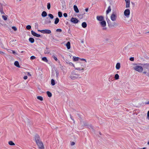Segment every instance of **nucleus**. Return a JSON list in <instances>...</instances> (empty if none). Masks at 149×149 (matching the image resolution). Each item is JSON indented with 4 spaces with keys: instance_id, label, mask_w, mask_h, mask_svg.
Segmentation results:
<instances>
[{
    "instance_id": "obj_1",
    "label": "nucleus",
    "mask_w": 149,
    "mask_h": 149,
    "mask_svg": "<svg viewBox=\"0 0 149 149\" xmlns=\"http://www.w3.org/2000/svg\"><path fill=\"white\" fill-rule=\"evenodd\" d=\"M69 77L72 80H74L81 79L82 77L77 71L73 70L71 72Z\"/></svg>"
},
{
    "instance_id": "obj_2",
    "label": "nucleus",
    "mask_w": 149,
    "mask_h": 149,
    "mask_svg": "<svg viewBox=\"0 0 149 149\" xmlns=\"http://www.w3.org/2000/svg\"><path fill=\"white\" fill-rule=\"evenodd\" d=\"M86 67V65L82 62H78L76 63L74 68L75 70L79 71L84 70V68Z\"/></svg>"
},
{
    "instance_id": "obj_3",
    "label": "nucleus",
    "mask_w": 149,
    "mask_h": 149,
    "mask_svg": "<svg viewBox=\"0 0 149 149\" xmlns=\"http://www.w3.org/2000/svg\"><path fill=\"white\" fill-rule=\"evenodd\" d=\"M34 138L36 142L39 149H44V145L42 142L40 140V136L36 134L35 135Z\"/></svg>"
},
{
    "instance_id": "obj_4",
    "label": "nucleus",
    "mask_w": 149,
    "mask_h": 149,
    "mask_svg": "<svg viewBox=\"0 0 149 149\" xmlns=\"http://www.w3.org/2000/svg\"><path fill=\"white\" fill-rule=\"evenodd\" d=\"M141 65L143 66L144 69L148 70V72L146 71H144L143 72V73L146 74V76L149 77V63H143Z\"/></svg>"
},
{
    "instance_id": "obj_5",
    "label": "nucleus",
    "mask_w": 149,
    "mask_h": 149,
    "mask_svg": "<svg viewBox=\"0 0 149 149\" xmlns=\"http://www.w3.org/2000/svg\"><path fill=\"white\" fill-rule=\"evenodd\" d=\"M106 20L109 26L110 27H115L118 25V24L116 22H113L112 23L110 22V20L108 18H106Z\"/></svg>"
},
{
    "instance_id": "obj_6",
    "label": "nucleus",
    "mask_w": 149,
    "mask_h": 149,
    "mask_svg": "<svg viewBox=\"0 0 149 149\" xmlns=\"http://www.w3.org/2000/svg\"><path fill=\"white\" fill-rule=\"evenodd\" d=\"M133 68L134 70L139 72H142L143 70V68L141 66H135Z\"/></svg>"
},
{
    "instance_id": "obj_7",
    "label": "nucleus",
    "mask_w": 149,
    "mask_h": 149,
    "mask_svg": "<svg viewBox=\"0 0 149 149\" xmlns=\"http://www.w3.org/2000/svg\"><path fill=\"white\" fill-rule=\"evenodd\" d=\"M111 19L112 21H115L117 18V15L116 13L115 12H113L112 13L111 16Z\"/></svg>"
},
{
    "instance_id": "obj_8",
    "label": "nucleus",
    "mask_w": 149,
    "mask_h": 149,
    "mask_svg": "<svg viewBox=\"0 0 149 149\" xmlns=\"http://www.w3.org/2000/svg\"><path fill=\"white\" fill-rule=\"evenodd\" d=\"M39 31L43 33L50 34L51 33V31L49 30L45 29L41 30H39Z\"/></svg>"
},
{
    "instance_id": "obj_9",
    "label": "nucleus",
    "mask_w": 149,
    "mask_h": 149,
    "mask_svg": "<svg viewBox=\"0 0 149 149\" xmlns=\"http://www.w3.org/2000/svg\"><path fill=\"white\" fill-rule=\"evenodd\" d=\"M124 14L127 17H128L130 14V10L129 9H126L124 12Z\"/></svg>"
},
{
    "instance_id": "obj_10",
    "label": "nucleus",
    "mask_w": 149,
    "mask_h": 149,
    "mask_svg": "<svg viewBox=\"0 0 149 149\" xmlns=\"http://www.w3.org/2000/svg\"><path fill=\"white\" fill-rule=\"evenodd\" d=\"M70 21L74 24H76L79 21L76 18L72 17Z\"/></svg>"
},
{
    "instance_id": "obj_11",
    "label": "nucleus",
    "mask_w": 149,
    "mask_h": 149,
    "mask_svg": "<svg viewBox=\"0 0 149 149\" xmlns=\"http://www.w3.org/2000/svg\"><path fill=\"white\" fill-rule=\"evenodd\" d=\"M31 33L33 36L36 37H39L40 36V34L37 33L33 30L31 31Z\"/></svg>"
},
{
    "instance_id": "obj_12",
    "label": "nucleus",
    "mask_w": 149,
    "mask_h": 149,
    "mask_svg": "<svg viewBox=\"0 0 149 149\" xmlns=\"http://www.w3.org/2000/svg\"><path fill=\"white\" fill-rule=\"evenodd\" d=\"M97 20L99 21H102L104 19V17L102 16H98L97 17Z\"/></svg>"
},
{
    "instance_id": "obj_13",
    "label": "nucleus",
    "mask_w": 149,
    "mask_h": 149,
    "mask_svg": "<svg viewBox=\"0 0 149 149\" xmlns=\"http://www.w3.org/2000/svg\"><path fill=\"white\" fill-rule=\"evenodd\" d=\"M100 24L101 25V26L103 27H104L106 26V22L103 20L102 21V22H100Z\"/></svg>"
},
{
    "instance_id": "obj_14",
    "label": "nucleus",
    "mask_w": 149,
    "mask_h": 149,
    "mask_svg": "<svg viewBox=\"0 0 149 149\" xmlns=\"http://www.w3.org/2000/svg\"><path fill=\"white\" fill-rule=\"evenodd\" d=\"M73 8L74 10L76 13H78L79 12V9L76 5H74Z\"/></svg>"
},
{
    "instance_id": "obj_15",
    "label": "nucleus",
    "mask_w": 149,
    "mask_h": 149,
    "mask_svg": "<svg viewBox=\"0 0 149 149\" xmlns=\"http://www.w3.org/2000/svg\"><path fill=\"white\" fill-rule=\"evenodd\" d=\"M66 45L68 49H70V42H68L66 43Z\"/></svg>"
},
{
    "instance_id": "obj_16",
    "label": "nucleus",
    "mask_w": 149,
    "mask_h": 149,
    "mask_svg": "<svg viewBox=\"0 0 149 149\" xmlns=\"http://www.w3.org/2000/svg\"><path fill=\"white\" fill-rule=\"evenodd\" d=\"M73 61H78L79 60V59H80V58L78 57H76L74 56L73 57Z\"/></svg>"
},
{
    "instance_id": "obj_17",
    "label": "nucleus",
    "mask_w": 149,
    "mask_h": 149,
    "mask_svg": "<svg viewBox=\"0 0 149 149\" xmlns=\"http://www.w3.org/2000/svg\"><path fill=\"white\" fill-rule=\"evenodd\" d=\"M47 13L45 11H43L41 14V15L42 17H45L47 16Z\"/></svg>"
},
{
    "instance_id": "obj_18",
    "label": "nucleus",
    "mask_w": 149,
    "mask_h": 149,
    "mask_svg": "<svg viewBox=\"0 0 149 149\" xmlns=\"http://www.w3.org/2000/svg\"><path fill=\"white\" fill-rule=\"evenodd\" d=\"M14 65L18 68H20V66L19 65V62L18 61H15L14 63Z\"/></svg>"
},
{
    "instance_id": "obj_19",
    "label": "nucleus",
    "mask_w": 149,
    "mask_h": 149,
    "mask_svg": "<svg viewBox=\"0 0 149 149\" xmlns=\"http://www.w3.org/2000/svg\"><path fill=\"white\" fill-rule=\"evenodd\" d=\"M111 6H109L107 10L106 11L107 14H108L111 11Z\"/></svg>"
},
{
    "instance_id": "obj_20",
    "label": "nucleus",
    "mask_w": 149,
    "mask_h": 149,
    "mask_svg": "<svg viewBox=\"0 0 149 149\" xmlns=\"http://www.w3.org/2000/svg\"><path fill=\"white\" fill-rule=\"evenodd\" d=\"M82 26L84 28H85L86 27L87 25L86 22H83L82 23Z\"/></svg>"
},
{
    "instance_id": "obj_21",
    "label": "nucleus",
    "mask_w": 149,
    "mask_h": 149,
    "mask_svg": "<svg viewBox=\"0 0 149 149\" xmlns=\"http://www.w3.org/2000/svg\"><path fill=\"white\" fill-rule=\"evenodd\" d=\"M116 68L118 70L120 68V63H117L116 65Z\"/></svg>"
},
{
    "instance_id": "obj_22",
    "label": "nucleus",
    "mask_w": 149,
    "mask_h": 149,
    "mask_svg": "<svg viewBox=\"0 0 149 149\" xmlns=\"http://www.w3.org/2000/svg\"><path fill=\"white\" fill-rule=\"evenodd\" d=\"M29 41L31 43H33L34 42V39L32 38H30L29 39Z\"/></svg>"
},
{
    "instance_id": "obj_23",
    "label": "nucleus",
    "mask_w": 149,
    "mask_h": 149,
    "mask_svg": "<svg viewBox=\"0 0 149 149\" xmlns=\"http://www.w3.org/2000/svg\"><path fill=\"white\" fill-rule=\"evenodd\" d=\"M59 20L58 18L56 17L55 20V22H54V24H57L59 22Z\"/></svg>"
},
{
    "instance_id": "obj_24",
    "label": "nucleus",
    "mask_w": 149,
    "mask_h": 149,
    "mask_svg": "<svg viewBox=\"0 0 149 149\" xmlns=\"http://www.w3.org/2000/svg\"><path fill=\"white\" fill-rule=\"evenodd\" d=\"M42 60L44 61L45 62L47 63L48 61V60H47V58L45 57H43L42 58Z\"/></svg>"
},
{
    "instance_id": "obj_25",
    "label": "nucleus",
    "mask_w": 149,
    "mask_h": 149,
    "mask_svg": "<svg viewBox=\"0 0 149 149\" xmlns=\"http://www.w3.org/2000/svg\"><path fill=\"white\" fill-rule=\"evenodd\" d=\"M47 94L48 96L49 97H52V94L49 91H47Z\"/></svg>"
},
{
    "instance_id": "obj_26",
    "label": "nucleus",
    "mask_w": 149,
    "mask_h": 149,
    "mask_svg": "<svg viewBox=\"0 0 149 149\" xmlns=\"http://www.w3.org/2000/svg\"><path fill=\"white\" fill-rule=\"evenodd\" d=\"M8 144L11 146H13L15 145V144L12 141H10L8 142Z\"/></svg>"
},
{
    "instance_id": "obj_27",
    "label": "nucleus",
    "mask_w": 149,
    "mask_h": 149,
    "mask_svg": "<svg viewBox=\"0 0 149 149\" xmlns=\"http://www.w3.org/2000/svg\"><path fill=\"white\" fill-rule=\"evenodd\" d=\"M114 78L115 79L117 80L119 78V76L118 74H116L114 77Z\"/></svg>"
},
{
    "instance_id": "obj_28",
    "label": "nucleus",
    "mask_w": 149,
    "mask_h": 149,
    "mask_svg": "<svg viewBox=\"0 0 149 149\" xmlns=\"http://www.w3.org/2000/svg\"><path fill=\"white\" fill-rule=\"evenodd\" d=\"M58 16L59 17H61L62 16V13L61 12L59 11L58 13Z\"/></svg>"
},
{
    "instance_id": "obj_29",
    "label": "nucleus",
    "mask_w": 149,
    "mask_h": 149,
    "mask_svg": "<svg viewBox=\"0 0 149 149\" xmlns=\"http://www.w3.org/2000/svg\"><path fill=\"white\" fill-rule=\"evenodd\" d=\"M126 8H129L130 6V1L128 2H126Z\"/></svg>"
},
{
    "instance_id": "obj_30",
    "label": "nucleus",
    "mask_w": 149,
    "mask_h": 149,
    "mask_svg": "<svg viewBox=\"0 0 149 149\" xmlns=\"http://www.w3.org/2000/svg\"><path fill=\"white\" fill-rule=\"evenodd\" d=\"M67 63H68L70 65L73 66L74 68L75 65L69 61H68V62H67Z\"/></svg>"
},
{
    "instance_id": "obj_31",
    "label": "nucleus",
    "mask_w": 149,
    "mask_h": 149,
    "mask_svg": "<svg viewBox=\"0 0 149 149\" xmlns=\"http://www.w3.org/2000/svg\"><path fill=\"white\" fill-rule=\"evenodd\" d=\"M51 84L52 86H54L55 85V81L54 79H52L51 81Z\"/></svg>"
},
{
    "instance_id": "obj_32",
    "label": "nucleus",
    "mask_w": 149,
    "mask_h": 149,
    "mask_svg": "<svg viewBox=\"0 0 149 149\" xmlns=\"http://www.w3.org/2000/svg\"><path fill=\"white\" fill-rule=\"evenodd\" d=\"M37 98L38 99L40 100V101H42L43 100V98L41 96H38L37 97Z\"/></svg>"
},
{
    "instance_id": "obj_33",
    "label": "nucleus",
    "mask_w": 149,
    "mask_h": 149,
    "mask_svg": "<svg viewBox=\"0 0 149 149\" xmlns=\"http://www.w3.org/2000/svg\"><path fill=\"white\" fill-rule=\"evenodd\" d=\"M51 7V4L50 3H48L47 4V8L48 10L50 9Z\"/></svg>"
},
{
    "instance_id": "obj_34",
    "label": "nucleus",
    "mask_w": 149,
    "mask_h": 149,
    "mask_svg": "<svg viewBox=\"0 0 149 149\" xmlns=\"http://www.w3.org/2000/svg\"><path fill=\"white\" fill-rule=\"evenodd\" d=\"M48 16L51 19H53L54 18V16L52 14H49L48 15Z\"/></svg>"
},
{
    "instance_id": "obj_35",
    "label": "nucleus",
    "mask_w": 149,
    "mask_h": 149,
    "mask_svg": "<svg viewBox=\"0 0 149 149\" xmlns=\"http://www.w3.org/2000/svg\"><path fill=\"white\" fill-rule=\"evenodd\" d=\"M113 76L112 74H111L110 75H109V79H108L109 81H110V80H112V78Z\"/></svg>"
},
{
    "instance_id": "obj_36",
    "label": "nucleus",
    "mask_w": 149,
    "mask_h": 149,
    "mask_svg": "<svg viewBox=\"0 0 149 149\" xmlns=\"http://www.w3.org/2000/svg\"><path fill=\"white\" fill-rule=\"evenodd\" d=\"M0 12L1 14H4L3 11V7L0 8Z\"/></svg>"
},
{
    "instance_id": "obj_37",
    "label": "nucleus",
    "mask_w": 149,
    "mask_h": 149,
    "mask_svg": "<svg viewBox=\"0 0 149 149\" xmlns=\"http://www.w3.org/2000/svg\"><path fill=\"white\" fill-rule=\"evenodd\" d=\"M26 28L28 30H29L31 28V26L30 25H28L26 26Z\"/></svg>"
},
{
    "instance_id": "obj_38",
    "label": "nucleus",
    "mask_w": 149,
    "mask_h": 149,
    "mask_svg": "<svg viewBox=\"0 0 149 149\" xmlns=\"http://www.w3.org/2000/svg\"><path fill=\"white\" fill-rule=\"evenodd\" d=\"M56 77L58 78L59 75V72L58 71H56Z\"/></svg>"
},
{
    "instance_id": "obj_39",
    "label": "nucleus",
    "mask_w": 149,
    "mask_h": 149,
    "mask_svg": "<svg viewBox=\"0 0 149 149\" xmlns=\"http://www.w3.org/2000/svg\"><path fill=\"white\" fill-rule=\"evenodd\" d=\"M88 128L89 129H92L93 130H94L93 129V127L92 126V125H89L88 126Z\"/></svg>"
},
{
    "instance_id": "obj_40",
    "label": "nucleus",
    "mask_w": 149,
    "mask_h": 149,
    "mask_svg": "<svg viewBox=\"0 0 149 149\" xmlns=\"http://www.w3.org/2000/svg\"><path fill=\"white\" fill-rule=\"evenodd\" d=\"M3 19L5 20H6L7 19V17L6 16L4 15H2V16Z\"/></svg>"
},
{
    "instance_id": "obj_41",
    "label": "nucleus",
    "mask_w": 149,
    "mask_h": 149,
    "mask_svg": "<svg viewBox=\"0 0 149 149\" xmlns=\"http://www.w3.org/2000/svg\"><path fill=\"white\" fill-rule=\"evenodd\" d=\"M52 57L55 61H57L58 60L57 58L55 56L53 55Z\"/></svg>"
},
{
    "instance_id": "obj_42",
    "label": "nucleus",
    "mask_w": 149,
    "mask_h": 149,
    "mask_svg": "<svg viewBox=\"0 0 149 149\" xmlns=\"http://www.w3.org/2000/svg\"><path fill=\"white\" fill-rule=\"evenodd\" d=\"M12 28L15 31H16L17 30V28L15 26H13L12 27Z\"/></svg>"
},
{
    "instance_id": "obj_43",
    "label": "nucleus",
    "mask_w": 149,
    "mask_h": 149,
    "mask_svg": "<svg viewBox=\"0 0 149 149\" xmlns=\"http://www.w3.org/2000/svg\"><path fill=\"white\" fill-rule=\"evenodd\" d=\"M36 58V57H35L34 56H32L31 57L30 59L31 60H33V59H35Z\"/></svg>"
},
{
    "instance_id": "obj_44",
    "label": "nucleus",
    "mask_w": 149,
    "mask_h": 149,
    "mask_svg": "<svg viewBox=\"0 0 149 149\" xmlns=\"http://www.w3.org/2000/svg\"><path fill=\"white\" fill-rule=\"evenodd\" d=\"M79 60H80L81 61H84L85 63L87 62V61L85 59L80 58V59H79Z\"/></svg>"
},
{
    "instance_id": "obj_45",
    "label": "nucleus",
    "mask_w": 149,
    "mask_h": 149,
    "mask_svg": "<svg viewBox=\"0 0 149 149\" xmlns=\"http://www.w3.org/2000/svg\"><path fill=\"white\" fill-rule=\"evenodd\" d=\"M56 32H61L62 31V30L60 29H58L56 30Z\"/></svg>"
},
{
    "instance_id": "obj_46",
    "label": "nucleus",
    "mask_w": 149,
    "mask_h": 149,
    "mask_svg": "<svg viewBox=\"0 0 149 149\" xmlns=\"http://www.w3.org/2000/svg\"><path fill=\"white\" fill-rule=\"evenodd\" d=\"M134 58L133 57H130V60L131 61H134Z\"/></svg>"
},
{
    "instance_id": "obj_47",
    "label": "nucleus",
    "mask_w": 149,
    "mask_h": 149,
    "mask_svg": "<svg viewBox=\"0 0 149 149\" xmlns=\"http://www.w3.org/2000/svg\"><path fill=\"white\" fill-rule=\"evenodd\" d=\"M70 118H71V119H72V120L73 121V122H74V123H75V121H74V119H73V118H72V116L71 115V114H70Z\"/></svg>"
},
{
    "instance_id": "obj_48",
    "label": "nucleus",
    "mask_w": 149,
    "mask_h": 149,
    "mask_svg": "<svg viewBox=\"0 0 149 149\" xmlns=\"http://www.w3.org/2000/svg\"><path fill=\"white\" fill-rule=\"evenodd\" d=\"M147 118L149 120V111H148L147 115Z\"/></svg>"
},
{
    "instance_id": "obj_49",
    "label": "nucleus",
    "mask_w": 149,
    "mask_h": 149,
    "mask_svg": "<svg viewBox=\"0 0 149 149\" xmlns=\"http://www.w3.org/2000/svg\"><path fill=\"white\" fill-rule=\"evenodd\" d=\"M63 16L65 17H67V14L66 13H65L63 14Z\"/></svg>"
},
{
    "instance_id": "obj_50",
    "label": "nucleus",
    "mask_w": 149,
    "mask_h": 149,
    "mask_svg": "<svg viewBox=\"0 0 149 149\" xmlns=\"http://www.w3.org/2000/svg\"><path fill=\"white\" fill-rule=\"evenodd\" d=\"M75 144V143L74 142H72L71 143V146H73Z\"/></svg>"
},
{
    "instance_id": "obj_51",
    "label": "nucleus",
    "mask_w": 149,
    "mask_h": 149,
    "mask_svg": "<svg viewBox=\"0 0 149 149\" xmlns=\"http://www.w3.org/2000/svg\"><path fill=\"white\" fill-rule=\"evenodd\" d=\"M27 78H28L27 76H24V78H24V79L26 80V79H27Z\"/></svg>"
},
{
    "instance_id": "obj_52",
    "label": "nucleus",
    "mask_w": 149,
    "mask_h": 149,
    "mask_svg": "<svg viewBox=\"0 0 149 149\" xmlns=\"http://www.w3.org/2000/svg\"><path fill=\"white\" fill-rule=\"evenodd\" d=\"M11 51H12L13 53V54H17V53H16L13 50H12Z\"/></svg>"
},
{
    "instance_id": "obj_53",
    "label": "nucleus",
    "mask_w": 149,
    "mask_h": 149,
    "mask_svg": "<svg viewBox=\"0 0 149 149\" xmlns=\"http://www.w3.org/2000/svg\"><path fill=\"white\" fill-rule=\"evenodd\" d=\"M2 5L0 3V8H2Z\"/></svg>"
},
{
    "instance_id": "obj_54",
    "label": "nucleus",
    "mask_w": 149,
    "mask_h": 149,
    "mask_svg": "<svg viewBox=\"0 0 149 149\" xmlns=\"http://www.w3.org/2000/svg\"><path fill=\"white\" fill-rule=\"evenodd\" d=\"M4 54V53L3 52H2V51H0V54Z\"/></svg>"
},
{
    "instance_id": "obj_55",
    "label": "nucleus",
    "mask_w": 149,
    "mask_h": 149,
    "mask_svg": "<svg viewBox=\"0 0 149 149\" xmlns=\"http://www.w3.org/2000/svg\"><path fill=\"white\" fill-rule=\"evenodd\" d=\"M126 2H128L130 1V0H125Z\"/></svg>"
},
{
    "instance_id": "obj_56",
    "label": "nucleus",
    "mask_w": 149,
    "mask_h": 149,
    "mask_svg": "<svg viewBox=\"0 0 149 149\" xmlns=\"http://www.w3.org/2000/svg\"><path fill=\"white\" fill-rule=\"evenodd\" d=\"M85 11L86 12H87L88 10V8H86V9H85Z\"/></svg>"
},
{
    "instance_id": "obj_57",
    "label": "nucleus",
    "mask_w": 149,
    "mask_h": 149,
    "mask_svg": "<svg viewBox=\"0 0 149 149\" xmlns=\"http://www.w3.org/2000/svg\"><path fill=\"white\" fill-rule=\"evenodd\" d=\"M145 104H149V101L148 102H146Z\"/></svg>"
},
{
    "instance_id": "obj_58",
    "label": "nucleus",
    "mask_w": 149,
    "mask_h": 149,
    "mask_svg": "<svg viewBox=\"0 0 149 149\" xmlns=\"http://www.w3.org/2000/svg\"><path fill=\"white\" fill-rule=\"evenodd\" d=\"M81 42L82 43H84V40H82L81 41Z\"/></svg>"
},
{
    "instance_id": "obj_59",
    "label": "nucleus",
    "mask_w": 149,
    "mask_h": 149,
    "mask_svg": "<svg viewBox=\"0 0 149 149\" xmlns=\"http://www.w3.org/2000/svg\"><path fill=\"white\" fill-rule=\"evenodd\" d=\"M103 30H105L106 29V28H104V27L103 28Z\"/></svg>"
},
{
    "instance_id": "obj_60",
    "label": "nucleus",
    "mask_w": 149,
    "mask_h": 149,
    "mask_svg": "<svg viewBox=\"0 0 149 149\" xmlns=\"http://www.w3.org/2000/svg\"><path fill=\"white\" fill-rule=\"evenodd\" d=\"M99 133L100 135H101V132H100Z\"/></svg>"
},
{
    "instance_id": "obj_61",
    "label": "nucleus",
    "mask_w": 149,
    "mask_h": 149,
    "mask_svg": "<svg viewBox=\"0 0 149 149\" xmlns=\"http://www.w3.org/2000/svg\"><path fill=\"white\" fill-rule=\"evenodd\" d=\"M142 149H146V148L145 147L143 148Z\"/></svg>"
},
{
    "instance_id": "obj_62",
    "label": "nucleus",
    "mask_w": 149,
    "mask_h": 149,
    "mask_svg": "<svg viewBox=\"0 0 149 149\" xmlns=\"http://www.w3.org/2000/svg\"><path fill=\"white\" fill-rule=\"evenodd\" d=\"M148 144L149 145V141L148 142Z\"/></svg>"
},
{
    "instance_id": "obj_63",
    "label": "nucleus",
    "mask_w": 149,
    "mask_h": 149,
    "mask_svg": "<svg viewBox=\"0 0 149 149\" xmlns=\"http://www.w3.org/2000/svg\"><path fill=\"white\" fill-rule=\"evenodd\" d=\"M51 22V21H49V23H50Z\"/></svg>"
},
{
    "instance_id": "obj_64",
    "label": "nucleus",
    "mask_w": 149,
    "mask_h": 149,
    "mask_svg": "<svg viewBox=\"0 0 149 149\" xmlns=\"http://www.w3.org/2000/svg\"><path fill=\"white\" fill-rule=\"evenodd\" d=\"M9 50H9V49H8V51L9 52Z\"/></svg>"
}]
</instances>
